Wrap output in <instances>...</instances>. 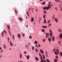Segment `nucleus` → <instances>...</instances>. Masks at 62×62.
Returning <instances> with one entry per match:
<instances>
[{
	"instance_id": "1",
	"label": "nucleus",
	"mask_w": 62,
	"mask_h": 62,
	"mask_svg": "<svg viewBox=\"0 0 62 62\" xmlns=\"http://www.w3.org/2000/svg\"><path fill=\"white\" fill-rule=\"evenodd\" d=\"M49 33H46V38H48L49 36Z\"/></svg>"
},
{
	"instance_id": "2",
	"label": "nucleus",
	"mask_w": 62,
	"mask_h": 62,
	"mask_svg": "<svg viewBox=\"0 0 62 62\" xmlns=\"http://www.w3.org/2000/svg\"><path fill=\"white\" fill-rule=\"evenodd\" d=\"M40 52L41 53H42V54H44V52H43V50L42 49H40Z\"/></svg>"
},
{
	"instance_id": "3",
	"label": "nucleus",
	"mask_w": 62,
	"mask_h": 62,
	"mask_svg": "<svg viewBox=\"0 0 62 62\" xmlns=\"http://www.w3.org/2000/svg\"><path fill=\"white\" fill-rule=\"evenodd\" d=\"M48 40L49 41V42H51V39H52V38H48Z\"/></svg>"
},
{
	"instance_id": "4",
	"label": "nucleus",
	"mask_w": 62,
	"mask_h": 62,
	"mask_svg": "<svg viewBox=\"0 0 62 62\" xmlns=\"http://www.w3.org/2000/svg\"><path fill=\"white\" fill-rule=\"evenodd\" d=\"M59 50L58 49H57L56 50V52L58 54H59Z\"/></svg>"
},
{
	"instance_id": "5",
	"label": "nucleus",
	"mask_w": 62,
	"mask_h": 62,
	"mask_svg": "<svg viewBox=\"0 0 62 62\" xmlns=\"http://www.w3.org/2000/svg\"><path fill=\"white\" fill-rule=\"evenodd\" d=\"M10 45H11V46H13V44H12V42H11V41H10Z\"/></svg>"
},
{
	"instance_id": "6",
	"label": "nucleus",
	"mask_w": 62,
	"mask_h": 62,
	"mask_svg": "<svg viewBox=\"0 0 62 62\" xmlns=\"http://www.w3.org/2000/svg\"><path fill=\"white\" fill-rule=\"evenodd\" d=\"M54 19L55 21H56V23H57L58 22V20H57V18H54Z\"/></svg>"
},
{
	"instance_id": "7",
	"label": "nucleus",
	"mask_w": 62,
	"mask_h": 62,
	"mask_svg": "<svg viewBox=\"0 0 62 62\" xmlns=\"http://www.w3.org/2000/svg\"><path fill=\"white\" fill-rule=\"evenodd\" d=\"M60 38L61 39L62 38V34L61 33L60 35Z\"/></svg>"
},
{
	"instance_id": "8",
	"label": "nucleus",
	"mask_w": 62,
	"mask_h": 62,
	"mask_svg": "<svg viewBox=\"0 0 62 62\" xmlns=\"http://www.w3.org/2000/svg\"><path fill=\"white\" fill-rule=\"evenodd\" d=\"M55 1L56 2H62V1L60 0H55Z\"/></svg>"
},
{
	"instance_id": "9",
	"label": "nucleus",
	"mask_w": 62,
	"mask_h": 62,
	"mask_svg": "<svg viewBox=\"0 0 62 62\" xmlns=\"http://www.w3.org/2000/svg\"><path fill=\"white\" fill-rule=\"evenodd\" d=\"M49 31L50 32V33H51L50 34H51V35L52 36V35H53V33H52V31L51 30H50Z\"/></svg>"
},
{
	"instance_id": "10",
	"label": "nucleus",
	"mask_w": 62,
	"mask_h": 62,
	"mask_svg": "<svg viewBox=\"0 0 62 62\" xmlns=\"http://www.w3.org/2000/svg\"><path fill=\"white\" fill-rule=\"evenodd\" d=\"M31 20L32 22H33L34 20V18L33 17H31Z\"/></svg>"
},
{
	"instance_id": "11",
	"label": "nucleus",
	"mask_w": 62,
	"mask_h": 62,
	"mask_svg": "<svg viewBox=\"0 0 62 62\" xmlns=\"http://www.w3.org/2000/svg\"><path fill=\"white\" fill-rule=\"evenodd\" d=\"M17 36L19 38H20L21 37V35L20 34H18Z\"/></svg>"
},
{
	"instance_id": "12",
	"label": "nucleus",
	"mask_w": 62,
	"mask_h": 62,
	"mask_svg": "<svg viewBox=\"0 0 62 62\" xmlns=\"http://www.w3.org/2000/svg\"><path fill=\"white\" fill-rule=\"evenodd\" d=\"M49 8L48 7H46V9L47 10H48Z\"/></svg>"
},
{
	"instance_id": "13",
	"label": "nucleus",
	"mask_w": 62,
	"mask_h": 62,
	"mask_svg": "<svg viewBox=\"0 0 62 62\" xmlns=\"http://www.w3.org/2000/svg\"><path fill=\"white\" fill-rule=\"evenodd\" d=\"M26 13L28 16H29V14H28V13H29V12L28 11H27L26 12Z\"/></svg>"
},
{
	"instance_id": "14",
	"label": "nucleus",
	"mask_w": 62,
	"mask_h": 62,
	"mask_svg": "<svg viewBox=\"0 0 62 62\" xmlns=\"http://www.w3.org/2000/svg\"><path fill=\"white\" fill-rule=\"evenodd\" d=\"M7 27L8 28V29H10V27H9V25H7Z\"/></svg>"
},
{
	"instance_id": "15",
	"label": "nucleus",
	"mask_w": 62,
	"mask_h": 62,
	"mask_svg": "<svg viewBox=\"0 0 62 62\" xmlns=\"http://www.w3.org/2000/svg\"><path fill=\"white\" fill-rule=\"evenodd\" d=\"M35 59L37 60V61H39V59L37 57H35Z\"/></svg>"
},
{
	"instance_id": "16",
	"label": "nucleus",
	"mask_w": 62,
	"mask_h": 62,
	"mask_svg": "<svg viewBox=\"0 0 62 62\" xmlns=\"http://www.w3.org/2000/svg\"><path fill=\"white\" fill-rule=\"evenodd\" d=\"M46 60L47 62H50V60H49L48 59H46Z\"/></svg>"
},
{
	"instance_id": "17",
	"label": "nucleus",
	"mask_w": 62,
	"mask_h": 62,
	"mask_svg": "<svg viewBox=\"0 0 62 62\" xmlns=\"http://www.w3.org/2000/svg\"><path fill=\"white\" fill-rule=\"evenodd\" d=\"M42 27H43V28H47V27L46 26H42Z\"/></svg>"
},
{
	"instance_id": "18",
	"label": "nucleus",
	"mask_w": 62,
	"mask_h": 62,
	"mask_svg": "<svg viewBox=\"0 0 62 62\" xmlns=\"http://www.w3.org/2000/svg\"><path fill=\"white\" fill-rule=\"evenodd\" d=\"M52 40L53 41H54V36L53 37Z\"/></svg>"
},
{
	"instance_id": "19",
	"label": "nucleus",
	"mask_w": 62,
	"mask_h": 62,
	"mask_svg": "<svg viewBox=\"0 0 62 62\" xmlns=\"http://www.w3.org/2000/svg\"><path fill=\"white\" fill-rule=\"evenodd\" d=\"M22 34L23 36V37H24V33H22Z\"/></svg>"
},
{
	"instance_id": "20",
	"label": "nucleus",
	"mask_w": 62,
	"mask_h": 62,
	"mask_svg": "<svg viewBox=\"0 0 62 62\" xmlns=\"http://www.w3.org/2000/svg\"><path fill=\"white\" fill-rule=\"evenodd\" d=\"M45 4V2H44L42 3L41 4L42 5H44Z\"/></svg>"
},
{
	"instance_id": "21",
	"label": "nucleus",
	"mask_w": 62,
	"mask_h": 62,
	"mask_svg": "<svg viewBox=\"0 0 62 62\" xmlns=\"http://www.w3.org/2000/svg\"><path fill=\"white\" fill-rule=\"evenodd\" d=\"M27 59H29V56H27Z\"/></svg>"
},
{
	"instance_id": "22",
	"label": "nucleus",
	"mask_w": 62,
	"mask_h": 62,
	"mask_svg": "<svg viewBox=\"0 0 62 62\" xmlns=\"http://www.w3.org/2000/svg\"><path fill=\"white\" fill-rule=\"evenodd\" d=\"M46 40V39H43V42H44Z\"/></svg>"
},
{
	"instance_id": "23",
	"label": "nucleus",
	"mask_w": 62,
	"mask_h": 62,
	"mask_svg": "<svg viewBox=\"0 0 62 62\" xmlns=\"http://www.w3.org/2000/svg\"><path fill=\"white\" fill-rule=\"evenodd\" d=\"M58 30H59V32H61V30L60 29H58Z\"/></svg>"
},
{
	"instance_id": "24",
	"label": "nucleus",
	"mask_w": 62,
	"mask_h": 62,
	"mask_svg": "<svg viewBox=\"0 0 62 62\" xmlns=\"http://www.w3.org/2000/svg\"><path fill=\"white\" fill-rule=\"evenodd\" d=\"M54 61L55 62H57V60L56 59H55L54 60Z\"/></svg>"
},
{
	"instance_id": "25",
	"label": "nucleus",
	"mask_w": 62,
	"mask_h": 62,
	"mask_svg": "<svg viewBox=\"0 0 62 62\" xmlns=\"http://www.w3.org/2000/svg\"><path fill=\"white\" fill-rule=\"evenodd\" d=\"M18 19L19 20H23V19L22 18H18Z\"/></svg>"
},
{
	"instance_id": "26",
	"label": "nucleus",
	"mask_w": 62,
	"mask_h": 62,
	"mask_svg": "<svg viewBox=\"0 0 62 62\" xmlns=\"http://www.w3.org/2000/svg\"><path fill=\"white\" fill-rule=\"evenodd\" d=\"M22 55L21 54H20V58H22Z\"/></svg>"
},
{
	"instance_id": "27",
	"label": "nucleus",
	"mask_w": 62,
	"mask_h": 62,
	"mask_svg": "<svg viewBox=\"0 0 62 62\" xmlns=\"http://www.w3.org/2000/svg\"><path fill=\"white\" fill-rule=\"evenodd\" d=\"M35 51H36V52H38V49H35Z\"/></svg>"
},
{
	"instance_id": "28",
	"label": "nucleus",
	"mask_w": 62,
	"mask_h": 62,
	"mask_svg": "<svg viewBox=\"0 0 62 62\" xmlns=\"http://www.w3.org/2000/svg\"><path fill=\"white\" fill-rule=\"evenodd\" d=\"M43 8V9H44L45 10H46V7H44Z\"/></svg>"
},
{
	"instance_id": "29",
	"label": "nucleus",
	"mask_w": 62,
	"mask_h": 62,
	"mask_svg": "<svg viewBox=\"0 0 62 62\" xmlns=\"http://www.w3.org/2000/svg\"><path fill=\"white\" fill-rule=\"evenodd\" d=\"M34 43L35 44H37V41H35V42H34Z\"/></svg>"
},
{
	"instance_id": "30",
	"label": "nucleus",
	"mask_w": 62,
	"mask_h": 62,
	"mask_svg": "<svg viewBox=\"0 0 62 62\" xmlns=\"http://www.w3.org/2000/svg\"><path fill=\"white\" fill-rule=\"evenodd\" d=\"M43 59H45V56L44 55H43Z\"/></svg>"
},
{
	"instance_id": "31",
	"label": "nucleus",
	"mask_w": 62,
	"mask_h": 62,
	"mask_svg": "<svg viewBox=\"0 0 62 62\" xmlns=\"http://www.w3.org/2000/svg\"><path fill=\"white\" fill-rule=\"evenodd\" d=\"M49 4H48V5H50V6H51V2H49Z\"/></svg>"
},
{
	"instance_id": "32",
	"label": "nucleus",
	"mask_w": 62,
	"mask_h": 62,
	"mask_svg": "<svg viewBox=\"0 0 62 62\" xmlns=\"http://www.w3.org/2000/svg\"><path fill=\"white\" fill-rule=\"evenodd\" d=\"M15 13H18V12H17V11L16 10H15Z\"/></svg>"
},
{
	"instance_id": "33",
	"label": "nucleus",
	"mask_w": 62,
	"mask_h": 62,
	"mask_svg": "<svg viewBox=\"0 0 62 62\" xmlns=\"http://www.w3.org/2000/svg\"><path fill=\"white\" fill-rule=\"evenodd\" d=\"M55 58L57 59H58V56H55Z\"/></svg>"
},
{
	"instance_id": "34",
	"label": "nucleus",
	"mask_w": 62,
	"mask_h": 62,
	"mask_svg": "<svg viewBox=\"0 0 62 62\" xmlns=\"http://www.w3.org/2000/svg\"><path fill=\"white\" fill-rule=\"evenodd\" d=\"M29 12H30V9H31V8H29Z\"/></svg>"
},
{
	"instance_id": "35",
	"label": "nucleus",
	"mask_w": 62,
	"mask_h": 62,
	"mask_svg": "<svg viewBox=\"0 0 62 62\" xmlns=\"http://www.w3.org/2000/svg\"><path fill=\"white\" fill-rule=\"evenodd\" d=\"M48 5L49 6L48 7L49 8H51V7H50V5L49 4H48Z\"/></svg>"
},
{
	"instance_id": "36",
	"label": "nucleus",
	"mask_w": 62,
	"mask_h": 62,
	"mask_svg": "<svg viewBox=\"0 0 62 62\" xmlns=\"http://www.w3.org/2000/svg\"><path fill=\"white\" fill-rule=\"evenodd\" d=\"M54 54H56V55H57V53H56V51H55L54 52Z\"/></svg>"
},
{
	"instance_id": "37",
	"label": "nucleus",
	"mask_w": 62,
	"mask_h": 62,
	"mask_svg": "<svg viewBox=\"0 0 62 62\" xmlns=\"http://www.w3.org/2000/svg\"><path fill=\"white\" fill-rule=\"evenodd\" d=\"M44 13H46H46H47V12H46L45 10H44Z\"/></svg>"
},
{
	"instance_id": "38",
	"label": "nucleus",
	"mask_w": 62,
	"mask_h": 62,
	"mask_svg": "<svg viewBox=\"0 0 62 62\" xmlns=\"http://www.w3.org/2000/svg\"><path fill=\"white\" fill-rule=\"evenodd\" d=\"M58 43H59V44H60V45L61 44V42H60V41H59L58 42Z\"/></svg>"
},
{
	"instance_id": "39",
	"label": "nucleus",
	"mask_w": 62,
	"mask_h": 62,
	"mask_svg": "<svg viewBox=\"0 0 62 62\" xmlns=\"http://www.w3.org/2000/svg\"><path fill=\"white\" fill-rule=\"evenodd\" d=\"M43 17L44 18V19L45 18V15H44V14L43 15Z\"/></svg>"
},
{
	"instance_id": "40",
	"label": "nucleus",
	"mask_w": 62,
	"mask_h": 62,
	"mask_svg": "<svg viewBox=\"0 0 62 62\" xmlns=\"http://www.w3.org/2000/svg\"><path fill=\"white\" fill-rule=\"evenodd\" d=\"M44 23H46V20H45V19H44Z\"/></svg>"
},
{
	"instance_id": "41",
	"label": "nucleus",
	"mask_w": 62,
	"mask_h": 62,
	"mask_svg": "<svg viewBox=\"0 0 62 62\" xmlns=\"http://www.w3.org/2000/svg\"><path fill=\"white\" fill-rule=\"evenodd\" d=\"M1 34L2 35H4V32H2Z\"/></svg>"
},
{
	"instance_id": "42",
	"label": "nucleus",
	"mask_w": 62,
	"mask_h": 62,
	"mask_svg": "<svg viewBox=\"0 0 62 62\" xmlns=\"http://www.w3.org/2000/svg\"><path fill=\"white\" fill-rule=\"evenodd\" d=\"M60 55H61V56H62V53L61 52H60Z\"/></svg>"
},
{
	"instance_id": "43",
	"label": "nucleus",
	"mask_w": 62,
	"mask_h": 62,
	"mask_svg": "<svg viewBox=\"0 0 62 62\" xmlns=\"http://www.w3.org/2000/svg\"><path fill=\"white\" fill-rule=\"evenodd\" d=\"M32 50H34V46L32 47Z\"/></svg>"
},
{
	"instance_id": "44",
	"label": "nucleus",
	"mask_w": 62,
	"mask_h": 62,
	"mask_svg": "<svg viewBox=\"0 0 62 62\" xmlns=\"http://www.w3.org/2000/svg\"><path fill=\"white\" fill-rule=\"evenodd\" d=\"M42 31L43 32H44V29L42 30Z\"/></svg>"
},
{
	"instance_id": "45",
	"label": "nucleus",
	"mask_w": 62,
	"mask_h": 62,
	"mask_svg": "<svg viewBox=\"0 0 62 62\" xmlns=\"http://www.w3.org/2000/svg\"><path fill=\"white\" fill-rule=\"evenodd\" d=\"M39 56H41V54L40 53H39Z\"/></svg>"
},
{
	"instance_id": "46",
	"label": "nucleus",
	"mask_w": 62,
	"mask_h": 62,
	"mask_svg": "<svg viewBox=\"0 0 62 62\" xmlns=\"http://www.w3.org/2000/svg\"><path fill=\"white\" fill-rule=\"evenodd\" d=\"M8 41H9V38H8Z\"/></svg>"
},
{
	"instance_id": "47",
	"label": "nucleus",
	"mask_w": 62,
	"mask_h": 62,
	"mask_svg": "<svg viewBox=\"0 0 62 62\" xmlns=\"http://www.w3.org/2000/svg\"><path fill=\"white\" fill-rule=\"evenodd\" d=\"M40 59H41V60L42 61H43V59H42V58H41Z\"/></svg>"
},
{
	"instance_id": "48",
	"label": "nucleus",
	"mask_w": 62,
	"mask_h": 62,
	"mask_svg": "<svg viewBox=\"0 0 62 62\" xmlns=\"http://www.w3.org/2000/svg\"><path fill=\"white\" fill-rule=\"evenodd\" d=\"M55 51V48H54L53 49V51L54 52V51Z\"/></svg>"
},
{
	"instance_id": "49",
	"label": "nucleus",
	"mask_w": 62,
	"mask_h": 62,
	"mask_svg": "<svg viewBox=\"0 0 62 62\" xmlns=\"http://www.w3.org/2000/svg\"><path fill=\"white\" fill-rule=\"evenodd\" d=\"M13 39H14V40H15V37H13Z\"/></svg>"
},
{
	"instance_id": "50",
	"label": "nucleus",
	"mask_w": 62,
	"mask_h": 62,
	"mask_svg": "<svg viewBox=\"0 0 62 62\" xmlns=\"http://www.w3.org/2000/svg\"><path fill=\"white\" fill-rule=\"evenodd\" d=\"M49 35H50V37H51H51H52V36L51 35V34H49Z\"/></svg>"
},
{
	"instance_id": "51",
	"label": "nucleus",
	"mask_w": 62,
	"mask_h": 62,
	"mask_svg": "<svg viewBox=\"0 0 62 62\" xmlns=\"http://www.w3.org/2000/svg\"><path fill=\"white\" fill-rule=\"evenodd\" d=\"M26 27H28V26L27 25H26Z\"/></svg>"
},
{
	"instance_id": "52",
	"label": "nucleus",
	"mask_w": 62,
	"mask_h": 62,
	"mask_svg": "<svg viewBox=\"0 0 62 62\" xmlns=\"http://www.w3.org/2000/svg\"><path fill=\"white\" fill-rule=\"evenodd\" d=\"M31 36H30L29 37V39H31Z\"/></svg>"
},
{
	"instance_id": "53",
	"label": "nucleus",
	"mask_w": 62,
	"mask_h": 62,
	"mask_svg": "<svg viewBox=\"0 0 62 62\" xmlns=\"http://www.w3.org/2000/svg\"><path fill=\"white\" fill-rule=\"evenodd\" d=\"M40 56V58H42V56L41 55Z\"/></svg>"
},
{
	"instance_id": "54",
	"label": "nucleus",
	"mask_w": 62,
	"mask_h": 62,
	"mask_svg": "<svg viewBox=\"0 0 62 62\" xmlns=\"http://www.w3.org/2000/svg\"><path fill=\"white\" fill-rule=\"evenodd\" d=\"M55 10H57V9L56 8V7H55Z\"/></svg>"
},
{
	"instance_id": "55",
	"label": "nucleus",
	"mask_w": 62,
	"mask_h": 62,
	"mask_svg": "<svg viewBox=\"0 0 62 62\" xmlns=\"http://www.w3.org/2000/svg\"><path fill=\"white\" fill-rule=\"evenodd\" d=\"M46 55H47V51H46Z\"/></svg>"
},
{
	"instance_id": "56",
	"label": "nucleus",
	"mask_w": 62,
	"mask_h": 62,
	"mask_svg": "<svg viewBox=\"0 0 62 62\" xmlns=\"http://www.w3.org/2000/svg\"><path fill=\"white\" fill-rule=\"evenodd\" d=\"M3 32H6V31L5 30H3Z\"/></svg>"
},
{
	"instance_id": "57",
	"label": "nucleus",
	"mask_w": 62,
	"mask_h": 62,
	"mask_svg": "<svg viewBox=\"0 0 62 62\" xmlns=\"http://www.w3.org/2000/svg\"><path fill=\"white\" fill-rule=\"evenodd\" d=\"M38 46L39 47H40V45H39V44Z\"/></svg>"
},
{
	"instance_id": "58",
	"label": "nucleus",
	"mask_w": 62,
	"mask_h": 62,
	"mask_svg": "<svg viewBox=\"0 0 62 62\" xmlns=\"http://www.w3.org/2000/svg\"><path fill=\"white\" fill-rule=\"evenodd\" d=\"M12 37H15V36H14V35H12Z\"/></svg>"
},
{
	"instance_id": "59",
	"label": "nucleus",
	"mask_w": 62,
	"mask_h": 62,
	"mask_svg": "<svg viewBox=\"0 0 62 62\" xmlns=\"http://www.w3.org/2000/svg\"><path fill=\"white\" fill-rule=\"evenodd\" d=\"M0 51L1 52H3V51L2 50H1Z\"/></svg>"
},
{
	"instance_id": "60",
	"label": "nucleus",
	"mask_w": 62,
	"mask_h": 62,
	"mask_svg": "<svg viewBox=\"0 0 62 62\" xmlns=\"http://www.w3.org/2000/svg\"><path fill=\"white\" fill-rule=\"evenodd\" d=\"M33 24H35V22H34L33 23Z\"/></svg>"
},
{
	"instance_id": "61",
	"label": "nucleus",
	"mask_w": 62,
	"mask_h": 62,
	"mask_svg": "<svg viewBox=\"0 0 62 62\" xmlns=\"http://www.w3.org/2000/svg\"><path fill=\"white\" fill-rule=\"evenodd\" d=\"M4 48H6V46H4Z\"/></svg>"
},
{
	"instance_id": "62",
	"label": "nucleus",
	"mask_w": 62,
	"mask_h": 62,
	"mask_svg": "<svg viewBox=\"0 0 62 62\" xmlns=\"http://www.w3.org/2000/svg\"><path fill=\"white\" fill-rule=\"evenodd\" d=\"M62 8H61V9H60V11H62Z\"/></svg>"
},
{
	"instance_id": "63",
	"label": "nucleus",
	"mask_w": 62,
	"mask_h": 62,
	"mask_svg": "<svg viewBox=\"0 0 62 62\" xmlns=\"http://www.w3.org/2000/svg\"><path fill=\"white\" fill-rule=\"evenodd\" d=\"M24 53L25 54H26V52H24Z\"/></svg>"
},
{
	"instance_id": "64",
	"label": "nucleus",
	"mask_w": 62,
	"mask_h": 62,
	"mask_svg": "<svg viewBox=\"0 0 62 62\" xmlns=\"http://www.w3.org/2000/svg\"><path fill=\"white\" fill-rule=\"evenodd\" d=\"M50 22V20H49L47 22V23H49Z\"/></svg>"
}]
</instances>
